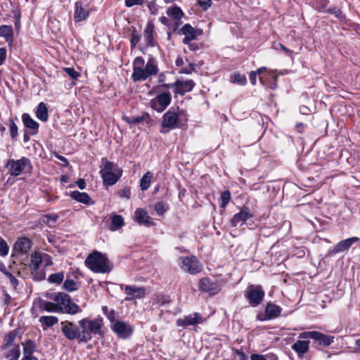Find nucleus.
Wrapping results in <instances>:
<instances>
[{
    "label": "nucleus",
    "instance_id": "obj_1",
    "mask_svg": "<svg viewBox=\"0 0 360 360\" xmlns=\"http://www.w3.org/2000/svg\"><path fill=\"white\" fill-rule=\"evenodd\" d=\"M142 57H136L133 62L132 80L135 82L147 79L150 76L158 74L159 69L154 58L150 57L146 65Z\"/></svg>",
    "mask_w": 360,
    "mask_h": 360
},
{
    "label": "nucleus",
    "instance_id": "obj_2",
    "mask_svg": "<svg viewBox=\"0 0 360 360\" xmlns=\"http://www.w3.org/2000/svg\"><path fill=\"white\" fill-rule=\"evenodd\" d=\"M188 120L187 114L179 108H171L162 116L160 132L167 133L169 130L182 127Z\"/></svg>",
    "mask_w": 360,
    "mask_h": 360
},
{
    "label": "nucleus",
    "instance_id": "obj_3",
    "mask_svg": "<svg viewBox=\"0 0 360 360\" xmlns=\"http://www.w3.org/2000/svg\"><path fill=\"white\" fill-rule=\"evenodd\" d=\"M86 266L95 273L105 274L111 271L110 261L106 256L98 251L91 253L85 260Z\"/></svg>",
    "mask_w": 360,
    "mask_h": 360
},
{
    "label": "nucleus",
    "instance_id": "obj_4",
    "mask_svg": "<svg viewBox=\"0 0 360 360\" xmlns=\"http://www.w3.org/2000/svg\"><path fill=\"white\" fill-rule=\"evenodd\" d=\"M48 297L57 302V305L59 307V313L75 314L81 311L79 305L72 302L70 296L65 292L53 293L48 296Z\"/></svg>",
    "mask_w": 360,
    "mask_h": 360
},
{
    "label": "nucleus",
    "instance_id": "obj_5",
    "mask_svg": "<svg viewBox=\"0 0 360 360\" xmlns=\"http://www.w3.org/2000/svg\"><path fill=\"white\" fill-rule=\"evenodd\" d=\"M179 264L181 269L190 274H196L202 270V265L194 256L180 257Z\"/></svg>",
    "mask_w": 360,
    "mask_h": 360
},
{
    "label": "nucleus",
    "instance_id": "obj_6",
    "mask_svg": "<svg viewBox=\"0 0 360 360\" xmlns=\"http://www.w3.org/2000/svg\"><path fill=\"white\" fill-rule=\"evenodd\" d=\"M195 85V82L191 79L186 81L178 79L174 83L162 84L161 86L167 89L174 88V94L184 95L186 93L191 91Z\"/></svg>",
    "mask_w": 360,
    "mask_h": 360
},
{
    "label": "nucleus",
    "instance_id": "obj_7",
    "mask_svg": "<svg viewBox=\"0 0 360 360\" xmlns=\"http://www.w3.org/2000/svg\"><path fill=\"white\" fill-rule=\"evenodd\" d=\"M30 164V160L23 157L17 160L13 159L8 160L6 167L8 169V172L11 176H17L20 175L25 169V167Z\"/></svg>",
    "mask_w": 360,
    "mask_h": 360
},
{
    "label": "nucleus",
    "instance_id": "obj_8",
    "mask_svg": "<svg viewBox=\"0 0 360 360\" xmlns=\"http://www.w3.org/2000/svg\"><path fill=\"white\" fill-rule=\"evenodd\" d=\"M265 292L261 285H250L246 292V298L252 306L259 305L264 297Z\"/></svg>",
    "mask_w": 360,
    "mask_h": 360
},
{
    "label": "nucleus",
    "instance_id": "obj_9",
    "mask_svg": "<svg viewBox=\"0 0 360 360\" xmlns=\"http://www.w3.org/2000/svg\"><path fill=\"white\" fill-rule=\"evenodd\" d=\"M171 101V94L169 92H165L153 98L150 102V105L153 110L158 112H162L170 104Z\"/></svg>",
    "mask_w": 360,
    "mask_h": 360
},
{
    "label": "nucleus",
    "instance_id": "obj_10",
    "mask_svg": "<svg viewBox=\"0 0 360 360\" xmlns=\"http://www.w3.org/2000/svg\"><path fill=\"white\" fill-rule=\"evenodd\" d=\"M111 329L120 338L125 339L131 336L133 333V327L127 322L118 321L111 325Z\"/></svg>",
    "mask_w": 360,
    "mask_h": 360
},
{
    "label": "nucleus",
    "instance_id": "obj_11",
    "mask_svg": "<svg viewBox=\"0 0 360 360\" xmlns=\"http://www.w3.org/2000/svg\"><path fill=\"white\" fill-rule=\"evenodd\" d=\"M125 293L128 295L125 298L126 301H131L136 299H141L146 295V289L143 287H139L136 285H125L124 288Z\"/></svg>",
    "mask_w": 360,
    "mask_h": 360
},
{
    "label": "nucleus",
    "instance_id": "obj_12",
    "mask_svg": "<svg viewBox=\"0 0 360 360\" xmlns=\"http://www.w3.org/2000/svg\"><path fill=\"white\" fill-rule=\"evenodd\" d=\"M60 324L61 331L67 339L69 340L77 339L79 340L78 327L74 323L65 321H62Z\"/></svg>",
    "mask_w": 360,
    "mask_h": 360
},
{
    "label": "nucleus",
    "instance_id": "obj_13",
    "mask_svg": "<svg viewBox=\"0 0 360 360\" xmlns=\"http://www.w3.org/2000/svg\"><path fill=\"white\" fill-rule=\"evenodd\" d=\"M199 289L201 291L208 292L210 295H216L220 290L218 283L213 281L212 279L207 277L200 279L199 282Z\"/></svg>",
    "mask_w": 360,
    "mask_h": 360
},
{
    "label": "nucleus",
    "instance_id": "obj_14",
    "mask_svg": "<svg viewBox=\"0 0 360 360\" xmlns=\"http://www.w3.org/2000/svg\"><path fill=\"white\" fill-rule=\"evenodd\" d=\"M204 321L202 316L198 312L189 314L182 319L176 321V325L180 327H186L188 326H195L202 323Z\"/></svg>",
    "mask_w": 360,
    "mask_h": 360
},
{
    "label": "nucleus",
    "instance_id": "obj_15",
    "mask_svg": "<svg viewBox=\"0 0 360 360\" xmlns=\"http://www.w3.org/2000/svg\"><path fill=\"white\" fill-rule=\"evenodd\" d=\"M252 217L249 208L243 207L240 211L234 214L231 220V224L236 227L238 225H242L248 219Z\"/></svg>",
    "mask_w": 360,
    "mask_h": 360
},
{
    "label": "nucleus",
    "instance_id": "obj_16",
    "mask_svg": "<svg viewBox=\"0 0 360 360\" xmlns=\"http://www.w3.org/2000/svg\"><path fill=\"white\" fill-rule=\"evenodd\" d=\"M334 336L325 335L319 331H314L312 340L315 344L324 347H328L334 342Z\"/></svg>",
    "mask_w": 360,
    "mask_h": 360
},
{
    "label": "nucleus",
    "instance_id": "obj_17",
    "mask_svg": "<svg viewBox=\"0 0 360 360\" xmlns=\"http://www.w3.org/2000/svg\"><path fill=\"white\" fill-rule=\"evenodd\" d=\"M87 318L83 319L78 322V336L79 342H87L91 340L92 337L89 330V328L86 326Z\"/></svg>",
    "mask_w": 360,
    "mask_h": 360
},
{
    "label": "nucleus",
    "instance_id": "obj_18",
    "mask_svg": "<svg viewBox=\"0 0 360 360\" xmlns=\"http://www.w3.org/2000/svg\"><path fill=\"white\" fill-rule=\"evenodd\" d=\"M32 246L31 240L27 238L17 240L13 246V251L17 254H26Z\"/></svg>",
    "mask_w": 360,
    "mask_h": 360
},
{
    "label": "nucleus",
    "instance_id": "obj_19",
    "mask_svg": "<svg viewBox=\"0 0 360 360\" xmlns=\"http://www.w3.org/2000/svg\"><path fill=\"white\" fill-rule=\"evenodd\" d=\"M359 238L352 237L339 242L332 250L333 254L343 252L348 250L354 243L359 241Z\"/></svg>",
    "mask_w": 360,
    "mask_h": 360
},
{
    "label": "nucleus",
    "instance_id": "obj_20",
    "mask_svg": "<svg viewBox=\"0 0 360 360\" xmlns=\"http://www.w3.org/2000/svg\"><path fill=\"white\" fill-rule=\"evenodd\" d=\"M122 170L119 169L117 172H109L101 175L103 183L108 186L115 184L122 176Z\"/></svg>",
    "mask_w": 360,
    "mask_h": 360
},
{
    "label": "nucleus",
    "instance_id": "obj_21",
    "mask_svg": "<svg viewBox=\"0 0 360 360\" xmlns=\"http://www.w3.org/2000/svg\"><path fill=\"white\" fill-rule=\"evenodd\" d=\"M75 8L74 20L76 22L84 20L88 18L89 11L82 6L81 2L77 1L75 4Z\"/></svg>",
    "mask_w": 360,
    "mask_h": 360
},
{
    "label": "nucleus",
    "instance_id": "obj_22",
    "mask_svg": "<svg viewBox=\"0 0 360 360\" xmlns=\"http://www.w3.org/2000/svg\"><path fill=\"white\" fill-rule=\"evenodd\" d=\"M86 326L89 328L90 334L101 335L103 326V321L101 319H87Z\"/></svg>",
    "mask_w": 360,
    "mask_h": 360
},
{
    "label": "nucleus",
    "instance_id": "obj_23",
    "mask_svg": "<svg viewBox=\"0 0 360 360\" xmlns=\"http://www.w3.org/2000/svg\"><path fill=\"white\" fill-rule=\"evenodd\" d=\"M134 217L139 224H143L147 226H151L153 223L150 221V217L148 215L146 211L139 208L135 211Z\"/></svg>",
    "mask_w": 360,
    "mask_h": 360
},
{
    "label": "nucleus",
    "instance_id": "obj_24",
    "mask_svg": "<svg viewBox=\"0 0 360 360\" xmlns=\"http://www.w3.org/2000/svg\"><path fill=\"white\" fill-rule=\"evenodd\" d=\"M309 343V340H299L292 345V349L300 356L308 352Z\"/></svg>",
    "mask_w": 360,
    "mask_h": 360
},
{
    "label": "nucleus",
    "instance_id": "obj_25",
    "mask_svg": "<svg viewBox=\"0 0 360 360\" xmlns=\"http://www.w3.org/2000/svg\"><path fill=\"white\" fill-rule=\"evenodd\" d=\"M119 169H121L118 165H115L113 162L108 161L106 158L101 159V175L109 172H117Z\"/></svg>",
    "mask_w": 360,
    "mask_h": 360
},
{
    "label": "nucleus",
    "instance_id": "obj_26",
    "mask_svg": "<svg viewBox=\"0 0 360 360\" xmlns=\"http://www.w3.org/2000/svg\"><path fill=\"white\" fill-rule=\"evenodd\" d=\"M70 197L75 200L84 203L85 205H91L93 202L91 198L86 193H81L77 191H72L70 193Z\"/></svg>",
    "mask_w": 360,
    "mask_h": 360
},
{
    "label": "nucleus",
    "instance_id": "obj_27",
    "mask_svg": "<svg viewBox=\"0 0 360 360\" xmlns=\"http://www.w3.org/2000/svg\"><path fill=\"white\" fill-rule=\"evenodd\" d=\"M281 311V308L272 303H269L266 306L265 313L268 319H272L278 317Z\"/></svg>",
    "mask_w": 360,
    "mask_h": 360
},
{
    "label": "nucleus",
    "instance_id": "obj_28",
    "mask_svg": "<svg viewBox=\"0 0 360 360\" xmlns=\"http://www.w3.org/2000/svg\"><path fill=\"white\" fill-rule=\"evenodd\" d=\"M154 24L152 22H148L144 30V36L148 46H154L155 42L153 39Z\"/></svg>",
    "mask_w": 360,
    "mask_h": 360
},
{
    "label": "nucleus",
    "instance_id": "obj_29",
    "mask_svg": "<svg viewBox=\"0 0 360 360\" xmlns=\"http://www.w3.org/2000/svg\"><path fill=\"white\" fill-rule=\"evenodd\" d=\"M110 230L115 231L120 229L124 224V218L120 214H111Z\"/></svg>",
    "mask_w": 360,
    "mask_h": 360
},
{
    "label": "nucleus",
    "instance_id": "obj_30",
    "mask_svg": "<svg viewBox=\"0 0 360 360\" xmlns=\"http://www.w3.org/2000/svg\"><path fill=\"white\" fill-rule=\"evenodd\" d=\"M22 120L26 127L34 130V134L37 133L39 124L35 120H34L29 114L24 113L22 115Z\"/></svg>",
    "mask_w": 360,
    "mask_h": 360
},
{
    "label": "nucleus",
    "instance_id": "obj_31",
    "mask_svg": "<svg viewBox=\"0 0 360 360\" xmlns=\"http://www.w3.org/2000/svg\"><path fill=\"white\" fill-rule=\"evenodd\" d=\"M127 121L131 125H136L142 122H146L147 124H149L151 119L148 113H143L140 116H136L132 118H127Z\"/></svg>",
    "mask_w": 360,
    "mask_h": 360
},
{
    "label": "nucleus",
    "instance_id": "obj_32",
    "mask_svg": "<svg viewBox=\"0 0 360 360\" xmlns=\"http://www.w3.org/2000/svg\"><path fill=\"white\" fill-rule=\"evenodd\" d=\"M36 116L39 120L43 122H46L48 120V109L44 102H41L38 105L36 110Z\"/></svg>",
    "mask_w": 360,
    "mask_h": 360
},
{
    "label": "nucleus",
    "instance_id": "obj_33",
    "mask_svg": "<svg viewBox=\"0 0 360 360\" xmlns=\"http://www.w3.org/2000/svg\"><path fill=\"white\" fill-rule=\"evenodd\" d=\"M39 307L41 309L45 310L48 312L59 313V307L57 305V302L42 300L40 302Z\"/></svg>",
    "mask_w": 360,
    "mask_h": 360
},
{
    "label": "nucleus",
    "instance_id": "obj_34",
    "mask_svg": "<svg viewBox=\"0 0 360 360\" xmlns=\"http://www.w3.org/2000/svg\"><path fill=\"white\" fill-rule=\"evenodd\" d=\"M153 174L150 172H147L141 178L140 182V187L142 191L147 190L150 185Z\"/></svg>",
    "mask_w": 360,
    "mask_h": 360
},
{
    "label": "nucleus",
    "instance_id": "obj_35",
    "mask_svg": "<svg viewBox=\"0 0 360 360\" xmlns=\"http://www.w3.org/2000/svg\"><path fill=\"white\" fill-rule=\"evenodd\" d=\"M23 354L24 356H33L32 354L35 350L36 345L34 341L27 340L23 344Z\"/></svg>",
    "mask_w": 360,
    "mask_h": 360
},
{
    "label": "nucleus",
    "instance_id": "obj_36",
    "mask_svg": "<svg viewBox=\"0 0 360 360\" xmlns=\"http://www.w3.org/2000/svg\"><path fill=\"white\" fill-rule=\"evenodd\" d=\"M39 321L46 327H51L58 323V319L53 316H43L40 317Z\"/></svg>",
    "mask_w": 360,
    "mask_h": 360
},
{
    "label": "nucleus",
    "instance_id": "obj_37",
    "mask_svg": "<svg viewBox=\"0 0 360 360\" xmlns=\"http://www.w3.org/2000/svg\"><path fill=\"white\" fill-rule=\"evenodd\" d=\"M13 34V28L11 26L1 25L0 27V36L6 38L7 41H11Z\"/></svg>",
    "mask_w": 360,
    "mask_h": 360
},
{
    "label": "nucleus",
    "instance_id": "obj_38",
    "mask_svg": "<svg viewBox=\"0 0 360 360\" xmlns=\"http://www.w3.org/2000/svg\"><path fill=\"white\" fill-rule=\"evenodd\" d=\"M41 262H42V257H41V255L38 252H34L31 256V264H30L31 269L34 271H37L39 269V265L41 263Z\"/></svg>",
    "mask_w": 360,
    "mask_h": 360
},
{
    "label": "nucleus",
    "instance_id": "obj_39",
    "mask_svg": "<svg viewBox=\"0 0 360 360\" xmlns=\"http://www.w3.org/2000/svg\"><path fill=\"white\" fill-rule=\"evenodd\" d=\"M167 13L175 20H180L184 15V13L181 9L177 6L168 8Z\"/></svg>",
    "mask_w": 360,
    "mask_h": 360
},
{
    "label": "nucleus",
    "instance_id": "obj_40",
    "mask_svg": "<svg viewBox=\"0 0 360 360\" xmlns=\"http://www.w3.org/2000/svg\"><path fill=\"white\" fill-rule=\"evenodd\" d=\"M181 31L185 36L196 38V30L189 24L184 25Z\"/></svg>",
    "mask_w": 360,
    "mask_h": 360
},
{
    "label": "nucleus",
    "instance_id": "obj_41",
    "mask_svg": "<svg viewBox=\"0 0 360 360\" xmlns=\"http://www.w3.org/2000/svg\"><path fill=\"white\" fill-rule=\"evenodd\" d=\"M20 354L19 345L12 348L8 353L6 354V357L8 360H18Z\"/></svg>",
    "mask_w": 360,
    "mask_h": 360
},
{
    "label": "nucleus",
    "instance_id": "obj_42",
    "mask_svg": "<svg viewBox=\"0 0 360 360\" xmlns=\"http://www.w3.org/2000/svg\"><path fill=\"white\" fill-rule=\"evenodd\" d=\"M79 285L72 279H66L63 283V288L69 292H72L78 289Z\"/></svg>",
    "mask_w": 360,
    "mask_h": 360
},
{
    "label": "nucleus",
    "instance_id": "obj_43",
    "mask_svg": "<svg viewBox=\"0 0 360 360\" xmlns=\"http://www.w3.org/2000/svg\"><path fill=\"white\" fill-rule=\"evenodd\" d=\"M328 11L334 15L340 21H345L346 20V17L345 15L342 13V12L340 11V8H338V7H332V8H330Z\"/></svg>",
    "mask_w": 360,
    "mask_h": 360
},
{
    "label": "nucleus",
    "instance_id": "obj_44",
    "mask_svg": "<svg viewBox=\"0 0 360 360\" xmlns=\"http://www.w3.org/2000/svg\"><path fill=\"white\" fill-rule=\"evenodd\" d=\"M154 209L159 216L164 214L168 210V206L162 202H159L155 205Z\"/></svg>",
    "mask_w": 360,
    "mask_h": 360
},
{
    "label": "nucleus",
    "instance_id": "obj_45",
    "mask_svg": "<svg viewBox=\"0 0 360 360\" xmlns=\"http://www.w3.org/2000/svg\"><path fill=\"white\" fill-rule=\"evenodd\" d=\"M63 278L64 276L63 273H56L51 274L49 276L48 281L51 283L60 284L62 283Z\"/></svg>",
    "mask_w": 360,
    "mask_h": 360
},
{
    "label": "nucleus",
    "instance_id": "obj_46",
    "mask_svg": "<svg viewBox=\"0 0 360 360\" xmlns=\"http://www.w3.org/2000/svg\"><path fill=\"white\" fill-rule=\"evenodd\" d=\"M231 81L233 83H238L241 85H244L246 83V77L240 74H235L231 77Z\"/></svg>",
    "mask_w": 360,
    "mask_h": 360
},
{
    "label": "nucleus",
    "instance_id": "obj_47",
    "mask_svg": "<svg viewBox=\"0 0 360 360\" xmlns=\"http://www.w3.org/2000/svg\"><path fill=\"white\" fill-rule=\"evenodd\" d=\"M231 199V193L229 191H225L221 193V207H224L226 206Z\"/></svg>",
    "mask_w": 360,
    "mask_h": 360
},
{
    "label": "nucleus",
    "instance_id": "obj_48",
    "mask_svg": "<svg viewBox=\"0 0 360 360\" xmlns=\"http://www.w3.org/2000/svg\"><path fill=\"white\" fill-rule=\"evenodd\" d=\"M140 39H141L140 35L136 34V31L134 30L132 32V33H131V39H130L131 47L132 49H135V47L136 46L137 44L140 41Z\"/></svg>",
    "mask_w": 360,
    "mask_h": 360
},
{
    "label": "nucleus",
    "instance_id": "obj_49",
    "mask_svg": "<svg viewBox=\"0 0 360 360\" xmlns=\"http://www.w3.org/2000/svg\"><path fill=\"white\" fill-rule=\"evenodd\" d=\"M63 71L73 79H77L79 76V74L72 68H64Z\"/></svg>",
    "mask_w": 360,
    "mask_h": 360
},
{
    "label": "nucleus",
    "instance_id": "obj_50",
    "mask_svg": "<svg viewBox=\"0 0 360 360\" xmlns=\"http://www.w3.org/2000/svg\"><path fill=\"white\" fill-rule=\"evenodd\" d=\"M8 249H9V248H8L6 242L1 238L0 240V255L1 256L7 255L8 252Z\"/></svg>",
    "mask_w": 360,
    "mask_h": 360
},
{
    "label": "nucleus",
    "instance_id": "obj_51",
    "mask_svg": "<svg viewBox=\"0 0 360 360\" xmlns=\"http://www.w3.org/2000/svg\"><path fill=\"white\" fill-rule=\"evenodd\" d=\"M58 217L56 214H46L42 217L41 221L45 224H49L51 221L56 222L58 219Z\"/></svg>",
    "mask_w": 360,
    "mask_h": 360
},
{
    "label": "nucleus",
    "instance_id": "obj_52",
    "mask_svg": "<svg viewBox=\"0 0 360 360\" xmlns=\"http://www.w3.org/2000/svg\"><path fill=\"white\" fill-rule=\"evenodd\" d=\"M11 136L14 139L18 136V127L13 120H10Z\"/></svg>",
    "mask_w": 360,
    "mask_h": 360
},
{
    "label": "nucleus",
    "instance_id": "obj_53",
    "mask_svg": "<svg viewBox=\"0 0 360 360\" xmlns=\"http://www.w3.org/2000/svg\"><path fill=\"white\" fill-rule=\"evenodd\" d=\"M118 195L121 198H125L127 199H129L130 198V195H131V192H130L129 188L125 187V188L120 190L118 191Z\"/></svg>",
    "mask_w": 360,
    "mask_h": 360
},
{
    "label": "nucleus",
    "instance_id": "obj_54",
    "mask_svg": "<svg viewBox=\"0 0 360 360\" xmlns=\"http://www.w3.org/2000/svg\"><path fill=\"white\" fill-rule=\"evenodd\" d=\"M16 338V333L15 331H11L10 332L6 337V345L8 346V345H12L13 342L14 341V340Z\"/></svg>",
    "mask_w": 360,
    "mask_h": 360
},
{
    "label": "nucleus",
    "instance_id": "obj_55",
    "mask_svg": "<svg viewBox=\"0 0 360 360\" xmlns=\"http://www.w3.org/2000/svg\"><path fill=\"white\" fill-rule=\"evenodd\" d=\"M148 8L152 15H156L158 13V7L155 0L148 3Z\"/></svg>",
    "mask_w": 360,
    "mask_h": 360
},
{
    "label": "nucleus",
    "instance_id": "obj_56",
    "mask_svg": "<svg viewBox=\"0 0 360 360\" xmlns=\"http://www.w3.org/2000/svg\"><path fill=\"white\" fill-rule=\"evenodd\" d=\"M234 352L237 360H248V356L242 350L236 349Z\"/></svg>",
    "mask_w": 360,
    "mask_h": 360
},
{
    "label": "nucleus",
    "instance_id": "obj_57",
    "mask_svg": "<svg viewBox=\"0 0 360 360\" xmlns=\"http://www.w3.org/2000/svg\"><path fill=\"white\" fill-rule=\"evenodd\" d=\"M144 0H125V6L127 7H132L135 5H142Z\"/></svg>",
    "mask_w": 360,
    "mask_h": 360
},
{
    "label": "nucleus",
    "instance_id": "obj_58",
    "mask_svg": "<svg viewBox=\"0 0 360 360\" xmlns=\"http://www.w3.org/2000/svg\"><path fill=\"white\" fill-rule=\"evenodd\" d=\"M194 71H195V65L193 64V63H191L189 65V68H185L181 69L179 71V73L188 75V74H191L192 72H194Z\"/></svg>",
    "mask_w": 360,
    "mask_h": 360
},
{
    "label": "nucleus",
    "instance_id": "obj_59",
    "mask_svg": "<svg viewBox=\"0 0 360 360\" xmlns=\"http://www.w3.org/2000/svg\"><path fill=\"white\" fill-rule=\"evenodd\" d=\"M198 3L201 8L204 10H207L211 6L212 0H198Z\"/></svg>",
    "mask_w": 360,
    "mask_h": 360
},
{
    "label": "nucleus",
    "instance_id": "obj_60",
    "mask_svg": "<svg viewBox=\"0 0 360 360\" xmlns=\"http://www.w3.org/2000/svg\"><path fill=\"white\" fill-rule=\"evenodd\" d=\"M314 331L303 332L299 334L298 338L300 339H312Z\"/></svg>",
    "mask_w": 360,
    "mask_h": 360
},
{
    "label": "nucleus",
    "instance_id": "obj_61",
    "mask_svg": "<svg viewBox=\"0 0 360 360\" xmlns=\"http://www.w3.org/2000/svg\"><path fill=\"white\" fill-rule=\"evenodd\" d=\"M108 319L110 321L112 324H113L115 321H118L116 320V314L114 310H110L106 315Z\"/></svg>",
    "mask_w": 360,
    "mask_h": 360
},
{
    "label": "nucleus",
    "instance_id": "obj_62",
    "mask_svg": "<svg viewBox=\"0 0 360 360\" xmlns=\"http://www.w3.org/2000/svg\"><path fill=\"white\" fill-rule=\"evenodd\" d=\"M6 58V49L5 48H0V65L5 61Z\"/></svg>",
    "mask_w": 360,
    "mask_h": 360
},
{
    "label": "nucleus",
    "instance_id": "obj_63",
    "mask_svg": "<svg viewBox=\"0 0 360 360\" xmlns=\"http://www.w3.org/2000/svg\"><path fill=\"white\" fill-rule=\"evenodd\" d=\"M257 72H251L250 74V80L253 85H255L257 82Z\"/></svg>",
    "mask_w": 360,
    "mask_h": 360
},
{
    "label": "nucleus",
    "instance_id": "obj_64",
    "mask_svg": "<svg viewBox=\"0 0 360 360\" xmlns=\"http://www.w3.org/2000/svg\"><path fill=\"white\" fill-rule=\"evenodd\" d=\"M250 358H251V360H266L264 355L258 354H252Z\"/></svg>",
    "mask_w": 360,
    "mask_h": 360
}]
</instances>
